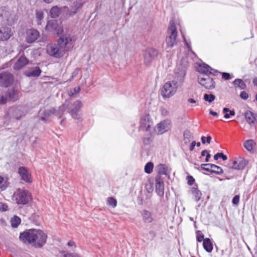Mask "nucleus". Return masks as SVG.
<instances>
[{"label":"nucleus","instance_id":"f257e3e1","mask_svg":"<svg viewBox=\"0 0 257 257\" xmlns=\"http://www.w3.org/2000/svg\"><path fill=\"white\" fill-rule=\"evenodd\" d=\"M187 66V58H182L180 65L175 70L174 80L165 83L161 89V95L163 98H170L176 93L179 86L183 82Z\"/></svg>","mask_w":257,"mask_h":257},{"label":"nucleus","instance_id":"f03ea898","mask_svg":"<svg viewBox=\"0 0 257 257\" xmlns=\"http://www.w3.org/2000/svg\"><path fill=\"white\" fill-rule=\"evenodd\" d=\"M47 235L44 231L31 229L21 233L20 239L24 242H28L35 247H42L46 243Z\"/></svg>","mask_w":257,"mask_h":257},{"label":"nucleus","instance_id":"7ed1b4c3","mask_svg":"<svg viewBox=\"0 0 257 257\" xmlns=\"http://www.w3.org/2000/svg\"><path fill=\"white\" fill-rule=\"evenodd\" d=\"M25 114V108L22 106L10 107L7 112L5 118V123L8 124L14 119L20 120Z\"/></svg>","mask_w":257,"mask_h":257},{"label":"nucleus","instance_id":"20e7f679","mask_svg":"<svg viewBox=\"0 0 257 257\" xmlns=\"http://www.w3.org/2000/svg\"><path fill=\"white\" fill-rule=\"evenodd\" d=\"M45 30L49 33L57 37L62 35L64 31L61 23L55 20L48 21Z\"/></svg>","mask_w":257,"mask_h":257},{"label":"nucleus","instance_id":"39448f33","mask_svg":"<svg viewBox=\"0 0 257 257\" xmlns=\"http://www.w3.org/2000/svg\"><path fill=\"white\" fill-rule=\"evenodd\" d=\"M74 36L69 34H64L61 36L57 40L58 45L65 52L68 51L72 47V44L75 42Z\"/></svg>","mask_w":257,"mask_h":257},{"label":"nucleus","instance_id":"423d86ee","mask_svg":"<svg viewBox=\"0 0 257 257\" xmlns=\"http://www.w3.org/2000/svg\"><path fill=\"white\" fill-rule=\"evenodd\" d=\"M13 199L18 205H25L31 199V194L28 191L18 189L13 194Z\"/></svg>","mask_w":257,"mask_h":257},{"label":"nucleus","instance_id":"0eeeda50","mask_svg":"<svg viewBox=\"0 0 257 257\" xmlns=\"http://www.w3.org/2000/svg\"><path fill=\"white\" fill-rule=\"evenodd\" d=\"M169 36L166 38V44L168 47H172L176 44L177 33L175 23L171 21L168 28Z\"/></svg>","mask_w":257,"mask_h":257},{"label":"nucleus","instance_id":"6e6552de","mask_svg":"<svg viewBox=\"0 0 257 257\" xmlns=\"http://www.w3.org/2000/svg\"><path fill=\"white\" fill-rule=\"evenodd\" d=\"M153 121L149 114L143 115L140 118L139 130L142 131L150 132Z\"/></svg>","mask_w":257,"mask_h":257},{"label":"nucleus","instance_id":"1a4fd4ad","mask_svg":"<svg viewBox=\"0 0 257 257\" xmlns=\"http://www.w3.org/2000/svg\"><path fill=\"white\" fill-rule=\"evenodd\" d=\"M47 52L51 56L56 58H60L63 56L65 51L61 49L59 46L55 44H51L47 47Z\"/></svg>","mask_w":257,"mask_h":257},{"label":"nucleus","instance_id":"9d476101","mask_svg":"<svg viewBox=\"0 0 257 257\" xmlns=\"http://www.w3.org/2000/svg\"><path fill=\"white\" fill-rule=\"evenodd\" d=\"M171 128V121L169 119L160 121L156 126L155 131L158 135H162Z\"/></svg>","mask_w":257,"mask_h":257},{"label":"nucleus","instance_id":"9b49d317","mask_svg":"<svg viewBox=\"0 0 257 257\" xmlns=\"http://www.w3.org/2000/svg\"><path fill=\"white\" fill-rule=\"evenodd\" d=\"M198 83L205 89H212L215 87V82L209 76L198 77Z\"/></svg>","mask_w":257,"mask_h":257},{"label":"nucleus","instance_id":"f8f14e48","mask_svg":"<svg viewBox=\"0 0 257 257\" xmlns=\"http://www.w3.org/2000/svg\"><path fill=\"white\" fill-rule=\"evenodd\" d=\"M197 70L199 72L203 74L202 76H207L210 74L216 75L217 71L214 70L209 65L205 64H200L197 67Z\"/></svg>","mask_w":257,"mask_h":257},{"label":"nucleus","instance_id":"ddd939ff","mask_svg":"<svg viewBox=\"0 0 257 257\" xmlns=\"http://www.w3.org/2000/svg\"><path fill=\"white\" fill-rule=\"evenodd\" d=\"M40 37V33L34 29H30L26 32V41L28 43H32L35 42Z\"/></svg>","mask_w":257,"mask_h":257},{"label":"nucleus","instance_id":"4468645a","mask_svg":"<svg viewBox=\"0 0 257 257\" xmlns=\"http://www.w3.org/2000/svg\"><path fill=\"white\" fill-rule=\"evenodd\" d=\"M82 107V103L81 101L78 100L74 102L72 106V108L69 113L71 116L76 119H79L80 118V114L79 111Z\"/></svg>","mask_w":257,"mask_h":257},{"label":"nucleus","instance_id":"2eb2a0df","mask_svg":"<svg viewBox=\"0 0 257 257\" xmlns=\"http://www.w3.org/2000/svg\"><path fill=\"white\" fill-rule=\"evenodd\" d=\"M13 77L12 74L8 72L0 73V85L8 87L13 82Z\"/></svg>","mask_w":257,"mask_h":257},{"label":"nucleus","instance_id":"dca6fc26","mask_svg":"<svg viewBox=\"0 0 257 257\" xmlns=\"http://www.w3.org/2000/svg\"><path fill=\"white\" fill-rule=\"evenodd\" d=\"M18 172L22 180L27 183H30L32 182L33 180L31 173L26 168L24 167H20Z\"/></svg>","mask_w":257,"mask_h":257},{"label":"nucleus","instance_id":"f3484780","mask_svg":"<svg viewBox=\"0 0 257 257\" xmlns=\"http://www.w3.org/2000/svg\"><path fill=\"white\" fill-rule=\"evenodd\" d=\"M156 192L160 196H163L164 194V184L163 179L160 175L156 177Z\"/></svg>","mask_w":257,"mask_h":257},{"label":"nucleus","instance_id":"a211bd4d","mask_svg":"<svg viewBox=\"0 0 257 257\" xmlns=\"http://www.w3.org/2000/svg\"><path fill=\"white\" fill-rule=\"evenodd\" d=\"M13 35V33L10 27L4 26L0 28V40H8Z\"/></svg>","mask_w":257,"mask_h":257},{"label":"nucleus","instance_id":"6ab92c4d","mask_svg":"<svg viewBox=\"0 0 257 257\" xmlns=\"http://www.w3.org/2000/svg\"><path fill=\"white\" fill-rule=\"evenodd\" d=\"M52 115L59 116V114L55 111L54 108H51L48 110H45L44 111L41 110L39 112L40 120L46 122L48 118H49Z\"/></svg>","mask_w":257,"mask_h":257},{"label":"nucleus","instance_id":"aec40b11","mask_svg":"<svg viewBox=\"0 0 257 257\" xmlns=\"http://www.w3.org/2000/svg\"><path fill=\"white\" fill-rule=\"evenodd\" d=\"M158 55V51L154 48H149L144 55V61L146 64H149L153 59Z\"/></svg>","mask_w":257,"mask_h":257},{"label":"nucleus","instance_id":"412c9836","mask_svg":"<svg viewBox=\"0 0 257 257\" xmlns=\"http://www.w3.org/2000/svg\"><path fill=\"white\" fill-rule=\"evenodd\" d=\"M157 169L158 173V175H165L168 178H170V174L171 172V168L165 164H160L157 166Z\"/></svg>","mask_w":257,"mask_h":257},{"label":"nucleus","instance_id":"4be33fe9","mask_svg":"<svg viewBox=\"0 0 257 257\" xmlns=\"http://www.w3.org/2000/svg\"><path fill=\"white\" fill-rule=\"evenodd\" d=\"M247 161L244 158H239L236 161L232 162L230 166L231 168L234 169H243L247 164Z\"/></svg>","mask_w":257,"mask_h":257},{"label":"nucleus","instance_id":"5701e85b","mask_svg":"<svg viewBox=\"0 0 257 257\" xmlns=\"http://www.w3.org/2000/svg\"><path fill=\"white\" fill-rule=\"evenodd\" d=\"M29 63L27 58L24 56H21L14 65L13 68L16 70H19L24 68Z\"/></svg>","mask_w":257,"mask_h":257},{"label":"nucleus","instance_id":"b1692460","mask_svg":"<svg viewBox=\"0 0 257 257\" xmlns=\"http://www.w3.org/2000/svg\"><path fill=\"white\" fill-rule=\"evenodd\" d=\"M41 73V70L38 67H32L25 72L28 77H38Z\"/></svg>","mask_w":257,"mask_h":257},{"label":"nucleus","instance_id":"393cba45","mask_svg":"<svg viewBox=\"0 0 257 257\" xmlns=\"http://www.w3.org/2000/svg\"><path fill=\"white\" fill-rule=\"evenodd\" d=\"M203 245L204 249L208 252H211L213 249V244L211 240L208 238H204Z\"/></svg>","mask_w":257,"mask_h":257},{"label":"nucleus","instance_id":"a878e982","mask_svg":"<svg viewBox=\"0 0 257 257\" xmlns=\"http://www.w3.org/2000/svg\"><path fill=\"white\" fill-rule=\"evenodd\" d=\"M244 116L247 122L250 124L254 123L255 118L253 116L252 113L250 111H247L244 113Z\"/></svg>","mask_w":257,"mask_h":257},{"label":"nucleus","instance_id":"bb28decb","mask_svg":"<svg viewBox=\"0 0 257 257\" xmlns=\"http://www.w3.org/2000/svg\"><path fill=\"white\" fill-rule=\"evenodd\" d=\"M143 218L145 222L150 223L153 220L152 214L147 210H143L142 213Z\"/></svg>","mask_w":257,"mask_h":257},{"label":"nucleus","instance_id":"cd10ccee","mask_svg":"<svg viewBox=\"0 0 257 257\" xmlns=\"http://www.w3.org/2000/svg\"><path fill=\"white\" fill-rule=\"evenodd\" d=\"M203 166H210L211 173H214L217 174H221L223 173L222 169L216 165L208 164V165H204Z\"/></svg>","mask_w":257,"mask_h":257},{"label":"nucleus","instance_id":"c85d7f7f","mask_svg":"<svg viewBox=\"0 0 257 257\" xmlns=\"http://www.w3.org/2000/svg\"><path fill=\"white\" fill-rule=\"evenodd\" d=\"M192 194L194 196L195 200L196 201L200 199L202 194L201 192L195 186L192 187L190 190Z\"/></svg>","mask_w":257,"mask_h":257},{"label":"nucleus","instance_id":"c756f323","mask_svg":"<svg viewBox=\"0 0 257 257\" xmlns=\"http://www.w3.org/2000/svg\"><path fill=\"white\" fill-rule=\"evenodd\" d=\"M60 13V9L57 6L53 7L51 8L50 14L51 17L53 18H57Z\"/></svg>","mask_w":257,"mask_h":257},{"label":"nucleus","instance_id":"7c9ffc66","mask_svg":"<svg viewBox=\"0 0 257 257\" xmlns=\"http://www.w3.org/2000/svg\"><path fill=\"white\" fill-rule=\"evenodd\" d=\"M254 143L252 140H248L244 142L243 146L248 151H251L253 149Z\"/></svg>","mask_w":257,"mask_h":257},{"label":"nucleus","instance_id":"2f4dec72","mask_svg":"<svg viewBox=\"0 0 257 257\" xmlns=\"http://www.w3.org/2000/svg\"><path fill=\"white\" fill-rule=\"evenodd\" d=\"M35 16L37 20V24L39 25H41V21L44 18L43 12L41 10H36Z\"/></svg>","mask_w":257,"mask_h":257},{"label":"nucleus","instance_id":"473e14b6","mask_svg":"<svg viewBox=\"0 0 257 257\" xmlns=\"http://www.w3.org/2000/svg\"><path fill=\"white\" fill-rule=\"evenodd\" d=\"M184 141L185 144L190 142V139L193 138V135L189 130H185L184 133Z\"/></svg>","mask_w":257,"mask_h":257},{"label":"nucleus","instance_id":"72a5a7b5","mask_svg":"<svg viewBox=\"0 0 257 257\" xmlns=\"http://www.w3.org/2000/svg\"><path fill=\"white\" fill-rule=\"evenodd\" d=\"M21 218L17 216H14L13 218H11V225L13 227H17L21 223Z\"/></svg>","mask_w":257,"mask_h":257},{"label":"nucleus","instance_id":"f704fd0d","mask_svg":"<svg viewBox=\"0 0 257 257\" xmlns=\"http://www.w3.org/2000/svg\"><path fill=\"white\" fill-rule=\"evenodd\" d=\"M233 84L239 88L240 89H244L246 87V85L244 82L240 79H236L233 82Z\"/></svg>","mask_w":257,"mask_h":257},{"label":"nucleus","instance_id":"c9c22d12","mask_svg":"<svg viewBox=\"0 0 257 257\" xmlns=\"http://www.w3.org/2000/svg\"><path fill=\"white\" fill-rule=\"evenodd\" d=\"M56 257H80L78 254L72 253H70L65 251L59 252Z\"/></svg>","mask_w":257,"mask_h":257},{"label":"nucleus","instance_id":"e433bc0d","mask_svg":"<svg viewBox=\"0 0 257 257\" xmlns=\"http://www.w3.org/2000/svg\"><path fill=\"white\" fill-rule=\"evenodd\" d=\"M8 95L10 99L13 101L18 98L17 91L14 89L10 90L8 92Z\"/></svg>","mask_w":257,"mask_h":257},{"label":"nucleus","instance_id":"4c0bfd02","mask_svg":"<svg viewBox=\"0 0 257 257\" xmlns=\"http://www.w3.org/2000/svg\"><path fill=\"white\" fill-rule=\"evenodd\" d=\"M223 113L225 118H228L230 116H234L235 115V112L233 110H229L227 108H224L223 109Z\"/></svg>","mask_w":257,"mask_h":257},{"label":"nucleus","instance_id":"58836bf2","mask_svg":"<svg viewBox=\"0 0 257 257\" xmlns=\"http://www.w3.org/2000/svg\"><path fill=\"white\" fill-rule=\"evenodd\" d=\"M154 165L152 162H149L145 166V171L148 174H150L153 171Z\"/></svg>","mask_w":257,"mask_h":257},{"label":"nucleus","instance_id":"ea45409f","mask_svg":"<svg viewBox=\"0 0 257 257\" xmlns=\"http://www.w3.org/2000/svg\"><path fill=\"white\" fill-rule=\"evenodd\" d=\"M67 107V105L66 104H64L62 106H60L58 110H56L55 109V111L56 113H58L59 114V116H57L58 117H60L61 115L63 114V112L65 111V110Z\"/></svg>","mask_w":257,"mask_h":257},{"label":"nucleus","instance_id":"a19ab883","mask_svg":"<svg viewBox=\"0 0 257 257\" xmlns=\"http://www.w3.org/2000/svg\"><path fill=\"white\" fill-rule=\"evenodd\" d=\"M8 186V184L6 180L3 177L0 176V189L1 190H5Z\"/></svg>","mask_w":257,"mask_h":257},{"label":"nucleus","instance_id":"79ce46f5","mask_svg":"<svg viewBox=\"0 0 257 257\" xmlns=\"http://www.w3.org/2000/svg\"><path fill=\"white\" fill-rule=\"evenodd\" d=\"M203 98H204V99L206 101L211 103L215 100V96L212 94H205L204 95Z\"/></svg>","mask_w":257,"mask_h":257},{"label":"nucleus","instance_id":"37998d69","mask_svg":"<svg viewBox=\"0 0 257 257\" xmlns=\"http://www.w3.org/2000/svg\"><path fill=\"white\" fill-rule=\"evenodd\" d=\"M107 204L113 208H114L117 205V201L113 197H109L107 200Z\"/></svg>","mask_w":257,"mask_h":257},{"label":"nucleus","instance_id":"c03bdc74","mask_svg":"<svg viewBox=\"0 0 257 257\" xmlns=\"http://www.w3.org/2000/svg\"><path fill=\"white\" fill-rule=\"evenodd\" d=\"M83 2L76 1L73 3V9H74V13H76L77 11L82 7Z\"/></svg>","mask_w":257,"mask_h":257},{"label":"nucleus","instance_id":"a18cd8bd","mask_svg":"<svg viewBox=\"0 0 257 257\" xmlns=\"http://www.w3.org/2000/svg\"><path fill=\"white\" fill-rule=\"evenodd\" d=\"M80 91V88L79 87H75L73 89H70L68 91L69 95L70 96H73L78 93Z\"/></svg>","mask_w":257,"mask_h":257},{"label":"nucleus","instance_id":"49530a36","mask_svg":"<svg viewBox=\"0 0 257 257\" xmlns=\"http://www.w3.org/2000/svg\"><path fill=\"white\" fill-rule=\"evenodd\" d=\"M219 158H222L223 160H226L227 159L226 156L222 153H218L214 156V159L215 160H218Z\"/></svg>","mask_w":257,"mask_h":257},{"label":"nucleus","instance_id":"de8ad7c7","mask_svg":"<svg viewBox=\"0 0 257 257\" xmlns=\"http://www.w3.org/2000/svg\"><path fill=\"white\" fill-rule=\"evenodd\" d=\"M201 140L203 144H205L206 142L208 144H210L211 140V137L210 136H208L206 138L204 136H202L201 138Z\"/></svg>","mask_w":257,"mask_h":257},{"label":"nucleus","instance_id":"09e8293b","mask_svg":"<svg viewBox=\"0 0 257 257\" xmlns=\"http://www.w3.org/2000/svg\"><path fill=\"white\" fill-rule=\"evenodd\" d=\"M8 209V206L7 204L0 202V211H6Z\"/></svg>","mask_w":257,"mask_h":257},{"label":"nucleus","instance_id":"8fccbe9b","mask_svg":"<svg viewBox=\"0 0 257 257\" xmlns=\"http://www.w3.org/2000/svg\"><path fill=\"white\" fill-rule=\"evenodd\" d=\"M160 112L161 114L164 116L168 115L169 113V111L166 108L163 107L160 108Z\"/></svg>","mask_w":257,"mask_h":257},{"label":"nucleus","instance_id":"3c124183","mask_svg":"<svg viewBox=\"0 0 257 257\" xmlns=\"http://www.w3.org/2000/svg\"><path fill=\"white\" fill-rule=\"evenodd\" d=\"M239 196L235 195L232 199V203L233 205H238L239 201Z\"/></svg>","mask_w":257,"mask_h":257},{"label":"nucleus","instance_id":"603ef678","mask_svg":"<svg viewBox=\"0 0 257 257\" xmlns=\"http://www.w3.org/2000/svg\"><path fill=\"white\" fill-rule=\"evenodd\" d=\"M183 39H184V43H185V45H186V46H187V47L188 48V51H190L192 53H193V52L191 50V43H190V42H188L184 37H183Z\"/></svg>","mask_w":257,"mask_h":257},{"label":"nucleus","instance_id":"864d4df0","mask_svg":"<svg viewBox=\"0 0 257 257\" xmlns=\"http://www.w3.org/2000/svg\"><path fill=\"white\" fill-rule=\"evenodd\" d=\"M204 165H208V164H203L201 165V167L202 169L207 171L208 172H211V168L210 166H203Z\"/></svg>","mask_w":257,"mask_h":257},{"label":"nucleus","instance_id":"5fc2aeb1","mask_svg":"<svg viewBox=\"0 0 257 257\" xmlns=\"http://www.w3.org/2000/svg\"><path fill=\"white\" fill-rule=\"evenodd\" d=\"M240 96L241 98L243 99H246L248 98V95L246 92L242 91L240 94Z\"/></svg>","mask_w":257,"mask_h":257},{"label":"nucleus","instance_id":"6e6d98bb","mask_svg":"<svg viewBox=\"0 0 257 257\" xmlns=\"http://www.w3.org/2000/svg\"><path fill=\"white\" fill-rule=\"evenodd\" d=\"M222 77L225 80H228L230 79V74L227 73L223 72L222 74Z\"/></svg>","mask_w":257,"mask_h":257},{"label":"nucleus","instance_id":"4d7b16f0","mask_svg":"<svg viewBox=\"0 0 257 257\" xmlns=\"http://www.w3.org/2000/svg\"><path fill=\"white\" fill-rule=\"evenodd\" d=\"M203 240H204V236H203V235L197 233V240L198 242H201Z\"/></svg>","mask_w":257,"mask_h":257},{"label":"nucleus","instance_id":"13d9d810","mask_svg":"<svg viewBox=\"0 0 257 257\" xmlns=\"http://www.w3.org/2000/svg\"><path fill=\"white\" fill-rule=\"evenodd\" d=\"M7 98L4 96L0 97V104H4L6 102Z\"/></svg>","mask_w":257,"mask_h":257},{"label":"nucleus","instance_id":"bf43d9fd","mask_svg":"<svg viewBox=\"0 0 257 257\" xmlns=\"http://www.w3.org/2000/svg\"><path fill=\"white\" fill-rule=\"evenodd\" d=\"M196 146V142L193 141L192 142L191 145L189 147V150L190 151H192L194 150V147Z\"/></svg>","mask_w":257,"mask_h":257},{"label":"nucleus","instance_id":"052dcab7","mask_svg":"<svg viewBox=\"0 0 257 257\" xmlns=\"http://www.w3.org/2000/svg\"><path fill=\"white\" fill-rule=\"evenodd\" d=\"M195 180L192 177H190L188 181V184L191 185L194 182Z\"/></svg>","mask_w":257,"mask_h":257},{"label":"nucleus","instance_id":"680f3d73","mask_svg":"<svg viewBox=\"0 0 257 257\" xmlns=\"http://www.w3.org/2000/svg\"><path fill=\"white\" fill-rule=\"evenodd\" d=\"M0 224L3 225V226H5L6 225V221L2 218L0 219Z\"/></svg>","mask_w":257,"mask_h":257},{"label":"nucleus","instance_id":"e2e57ef3","mask_svg":"<svg viewBox=\"0 0 257 257\" xmlns=\"http://www.w3.org/2000/svg\"><path fill=\"white\" fill-rule=\"evenodd\" d=\"M209 154L207 150H204L202 151L201 152V156H204L205 155H207V154Z\"/></svg>","mask_w":257,"mask_h":257},{"label":"nucleus","instance_id":"0e129e2a","mask_svg":"<svg viewBox=\"0 0 257 257\" xmlns=\"http://www.w3.org/2000/svg\"><path fill=\"white\" fill-rule=\"evenodd\" d=\"M67 245L68 246H72L73 245H75V243L74 242L72 241H69L68 243H67Z\"/></svg>","mask_w":257,"mask_h":257},{"label":"nucleus","instance_id":"69168bd1","mask_svg":"<svg viewBox=\"0 0 257 257\" xmlns=\"http://www.w3.org/2000/svg\"><path fill=\"white\" fill-rule=\"evenodd\" d=\"M210 113L211 114H212V115H214L215 116H216L217 117L218 116V114L217 112H215V111H213L212 110H210Z\"/></svg>","mask_w":257,"mask_h":257},{"label":"nucleus","instance_id":"338daca9","mask_svg":"<svg viewBox=\"0 0 257 257\" xmlns=\"http://www.w3.org/2000/svg\"><path fill=\"white\" fill-rule=\"evenodd\" d=\"M188 101L189 102V103H196V101L192 99V98H189L188 99Z\"/></svg>","mask_w":257,"mask_h":257},{"label":"nucleus","instance_id":"774afa93","mask_svg":"<svg viewBox=\"0 0 257 257\" xmlns=\"http://www.w3.org/2000/svg\"><path fill=\"white\" fill-rule=\"evenodd\" d=\"M211 157V155L208 154L206 155V159H205V162H208L209 160V158H210Z\"/></svg>","mask_w":257,"mask_h":257}]
</instances>
